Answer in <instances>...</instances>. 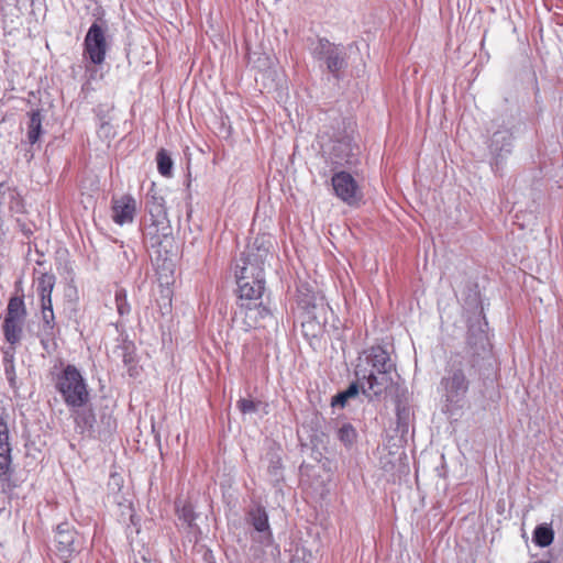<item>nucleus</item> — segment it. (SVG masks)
Instances as JSON below:
<instances>
[{
	"label": "nucleus",
	"mask_w": 563,
	"mask_h": 563,
	"mask_svg": "<svg viewBox=\"0 0 563 563\" xmlns=\"http://www.w3.org/2000/svg\"><path fill=\"white\" fill-rule=\"evenodd\" d=\"M490 356V343L484 330H468L467 346L448 362L439 384V393L448 411L463 408L470 386L478 369Z\"/></svg>",
	"instance_id": "nucleus-1"
},
{
	"label": "nucleus",
	"mask_w": 563,
	"mask_h": 563,
	"mask_svg": "<svg viewBox=\"0 0 563 563\" xmlns=\"http://www.w3.org/2000/svg\"><path fill=\"white\" fill-rule=\"evenodd\" d=\"M371 369L361 367L355 369V375L361 384L363 394L379 396L393 385L391 372L395 365L386 350L373 346L366 356Z\"/></svg>",
	"instance_id": "nucleus-2"
},
{
	"label": "nucleus",
	"mask_w": 563,
	"mask_h": 563,
	"mask_svg": "<svg viewBox=\"0 0 563 563\" xmlns=\"http://www.w3.org/2000/svg\"><path fill=\"white\" fill-rule=\"evenodd\" d=\"M236 284V318L242 319L244 331L261 327L263 320L271 318V310L263 302L265 288L249 286L245 276H240Z\"/></svg>",
	"instance_id": "nucleus-3"
},
{
	"label": "nucleus",
	"mask_w": 563,
	"mask_h": 563,
	"mask_svg": "<svg viewBox=\"0 0 563 563\" xmlns=\"http://www.w3.org/2000/svg\"><path fill=\"white\" fill-rule=\"evenodd\" d=\"M54 387L67 408H82L90 401V391L86 378L73 364L63 365L52 373Z\"/></svg>",
	"instance_id": "nucleus-4"
},
{
	"label": "nucleus",
	"mask_w": 563,
	"mask_h": 563,
	"mask_svg": "<svg viewBox=\"0 0 563 563\" xmlns=\"http://www.w3.org/2000/svg\"><path fill=\"white\" fill-rule=\"evenodd\" d=\"M269 254V246L264 239H255V241L247 245L246 250L242 253L235 266V278L240 276L249 277V286L265 288V262Z\"/></svg>",
	"instance_id": "nucleus-5"
},
{
	"label": "nucleus",
	"mask_w": 563,
	"mask_h": 563,
	"mask_svg": "<svg viewBox=\"0 0 563 563\" xmlns=\"http://www.w3.org/2000/svg\"><path fill=\"white\" fill-rule=\"evenodd\" d=\"M323 157L331 172L353 168L360 164V147L354 143L350 133L339 131L323 146Z\"/></svg>",
	"instance_id": "nucleus-6"
},
{
	"label": "nucleus",
	"mask_w": 563,
	"mask_h": 563,
	"mask_svg": "<svg viewBox=\"0 0 563 563\" xmlns=\"http://www.w3.org/2000/svg\"><path fill=\"white\" fill-rule=\"evenodd\" d=\"M26 314L27 312L23 296L11 297L7 306V313L2 323L4 339L11 345L21 341Z\"/></svg>",
	"instance_id": "nucleus-7"
},
{
	"label": "nucleus",
	"mask_w": 563,
	"mask_h": 563,
	"mask_svg": "<svg viewBox=\"0 0 563 563\" xmlns=\"http://www.w3.org/2000/svg\"><path fill=\"white\" fill-rule=\"evenodd\" d=\"M55 543L58 556L69 563L84 549L85 538L68 522H62L56 528Z\"/></svg>",
	"instance_id": "nucleus-8"
},
{
	"label": "nucleus",
	"mask_w": 563,
	"mask_h": 563,
	"mask_svg": "<svg viewBox=\"0 0 563 563\" xmlns=\"http://www.w3.org/2000/svg\"><path fill=\"white\" fill-rule=\"evenodd\" d=\"M332 173L331 184L334 195L349 206L357 205L362 200L363 194L356 179L344 169Z\"/></svg>",
	"instance_id": "nucleus-9"
},
{
	"label": "nucleus",
	"mask_w": 563,
	"mask_h": 563,
	"mask_svg": "<svg viewBox=\"0 0 563 563\" xmlns=\"http://www.w3.org/2000/svg\"><path fill=\"white\" fill-rule=\"evenodd\" d=\"M313 55L318 59H323L328 70L335 77H339V73L347 66L345 48L327 38H319Z\"/></svg>",
	"instance_id": "nucleus-10"
},
{
	"label": "nucleus",
	"mask_w": 563,
	"mask_h": 563,
	"mask_svg": "<svg viewBox=\"0 0 563 563\" xmlns=\"http://www.w3.org/2000/svg\"><path fill=\"white\" fill-rule=\"evenodd\" d=\"M108 51L106 29L95 22L88 29L84 40V52L95 65L104 62Z\"/></svg>",
	"instance_id": "nucleus-11"
},
{
	"label": "nucleus",
	"mask_w": 563,
	"mask_h": 563,
	"mask_svg": "<svg viewBox=\"0 0 563 563\" xmlns=\"http://www.w3.org/2000/svg\"><path fill=\"white\" fill-rule=\"evenodd\" d=\"M488 148L493 159L492 164L498 169L499 162L510 154L512 150V132L510 128L505 124H498L490 137Z\"/></svg>",
	"instance_id": "nucleus-12"
},
{
	"label": "nucleus",
	"mask_w": 563,
	"mask_h": 563,
	"mask_svg": "<svg viewBox=\"0 0 563 563\" xmlns=\"http://www.w3.org/2000/svg\"><path fill=\"white\" fill-rule=\"evenodd\" d=\"M137 203L131 195L113 197L111 200L112 220L115 224L124 225L134 221Z\"/></svg>",
	"instance_id": "nucleus-13"
},
{
	"label": "nucleus",
	"mask_w": 563,
	"mask_h": 563,
	"mask_svg": "<svg viewBox=\"0 0 563 563\" xmlns=\"http://www.w3.org/2000/svg\"><path fill=\"white\" fill-rule=\"evenodd\" d=\"M246 521L258 533V541L268 545L272 542L273 533L268 522V514L262 506L251 508L246 516Z\"/></svg>",
	"instance_id": "nucleus-14"
},
{
	"label": "nucleus",
	"mask_w": 563,
	"mask_h": 563,
	"mask_svg": "<svg viewBox=\"0 0 563 563\" xmlns=\"http://www.w3.org/2000/svg\"><path fill=\"white\" fill-rule=\"evenodd\" d=\"M42 307V325L40 329L38 338L44 350L48 349V343L55 335V314L52 303H41Z\"/></svg>",
	"instance_id": "nucleus-15"
},
{
	"label": "nucleus",
	"mask_w": 563,
	"mask_h": 563,
	"mask_svg": "<svg viewBox=\"0 0 563 563\" xmlns=\"http://www.w3.org/2000/svg\"><path fill=\"white\" fill-rule=\"evenodd\" d=\"M11 464V445L9 442V428L0 416V476L7 474Z\"/></svg>",
	"instance_id": "nucleus-16"
},
{
	"label": "nucleus",
	"mask_w": 563,
	"mask_h": 563,
	"mask_svg": "<svg viewBox=\"0 0 563 563\" xmlns=\"http://www.w3.org/2000/svg\"><path fill=\"white\" fill-rule=\"evenodd\" d=\"M74 417L75 428L81 433H90L96 423V416L91 408H87L86 406L82 408H68Z\"/></svg>",
	"instance_id": "nucleus-17"
},
{
	"label": "nucleus",
	"mask_w": 563,
	"mask_h": 563,
	"mask_svg": "<svg viewBox=\"0 0 563 563\" xmlns=\"http://www.w3.org/2000/svg\"><path fill=\"white\" fill-rule=\"evenodd\" d=\"M55 276L44 273L36 280V291L40 296L41 303H52V291L55 286Z\"/></svg>",
	"instance_id": "nucleus-18"
},
{
	"label": "nucleus",
	"mask_w": 563,
	"mask_h": 563,
	"mask_svg": "<svg viewBox=\"0 0 563 563\" xmlns=\"http://www.w3.org/2000/svg\"><path fill=\"white\" fill-rule=\"evenodd\" d=\"M43 115L40 110H33L29 113L26 137L31 145H34L43 134Z\"/></svg>",
	"instance_id": "nucleus-19"
},
{
	"label": "nucleus",
	"mask_w": 563,
	"mask_h": 563,
	"mask_svg": "<svg viewBox=\"0 0 563 563\" xmlns=\"http://www.w3.org/2000/svg\"><path fill=\"white\" fill-rule=\"evenodd\" d=\"M533 542L540 548H547L554 540V531L549 525H539L534 528Z\"/></svg>",
	"instance_id": "nucleus-20"
},
{
	"label": "nucleus",
	"mask_w": 563,
	"mask_h": 563,
	"mask_svg": "<svg viewBox=\"0 0 563 563\" xmlns=\"http://www.w3.org/2000/svg\"><path fill=\"white\" fill-rule=\"evenodd\" d=\"M115 309L120 318L130 316L132 311L131 303L128 300V291L123 287H117L114 291Z\"/></svg>",
	"instance_id": "nucleus-21"
},
{
	"label": "nucleus",
	"mask_w": 563,
	"mask_h": 563,
	"mask_svg": "<svg viewBox=\"0 0 563 563\" xmlns=\"http://www.w3.org/2000/svg\"><path fill=\"white\" fill-rule=\"evenodd\" d=\"M358 394V384L352 383L350 386L338 393L331 400L332 407H344L350 398L355 397Z\"/></svg>",
	"instance_id": "nucleus-22"
},
{
	"label": "nucleus",
	"mask_w": 563,
	"mask_h": 563,
	"mask_svg": "<svg viewBox=\"0 0 563 563\" xmlns=\"http://www.w3.org/2000/svg\"><path fill=\"white\" fill-rule=\"evenodd\" d=\"M357 438V432L351 423H343L338 430V439L346 446L351 448Z\"/></svg>",
	"instance_id": "nucleus-23"
},
{
	"label": "nucleus",
	"mask_w": 563,
	"mask_h": 563,
	"mask_svg": "<svg viewBox=\"0 0 563 563\" xmlns=\"http://www.w3.org/2000/svg\"><path fill=\"white\" fill-rule=\"evenodd\" d=\"M3 371L5 378L11 387H15L16 384V373L14 365V356L13 354L5 353L3 357Z\"/></svg>",
	"instance_id": "nucleus-24"
},
{
	"label": "nucleus",
	"mask_w": 563,
	"mask_h": 563,
	"mask_svg": "<svg viewBox=\"0 0 563 563\" xmlns=\"http://www.w3.org/2000/svg\"><path fill=\"white\" fill-rule=\"evenodd\" d=\"M156 161L159 174L163 176H170L173 169V161L170 156L164 150H161L157 153Z\"/></svg>",
	"instance_id": "nucleus-25"
},
{
	"label": "nucleus",
	"mask_w": 563,
	"mask_h": 563,
	"mask_svg": "<svg viewBox=\"0 0 563 563\" xmlns=\"http://www.w3.org/2000/svg\"><path fill=\"white\" fill-rule=\"evenodd\" d=\"M0 195L2 196L3 199H7V198L10 199L9 208L11 210L20 211V207H21L20 198L15 190L0 186Z\"/></svg>",
	"instance_id": "nucleus-26"
},
{
	"label": "nucleus",
	"mask_w": 563,
	"mask_h": 563,
	"mask_svg": "<svg viewBox=\"0 0 563 563\" xmlns=\"http://www.w3.org/2000/svg\"><path fill=\"white\" fill-rule=\"evenodd\" d=\"M409 409L398 405L396 409V416H397V428L402 432L408 431V420H409Z\"/></svg>",
	"instance_id": "nucleus-27"
},
{
	"label": "nucleus",
	"mask_w": 563,
	"mask_h": 563,
	"mask_svg": "<svg viewBox=\"0 0 563 563\" xmlns=\"http://www.w3.org/2000/svg\"><path fill=\"white\" fill-rule=\"evenodd\" d=\"M152 216L161 217L165 213L164 211V199L153 197V205L148 209Z\"/></svg>",
	"instance_id": "nucleus-28"
},
{
	"label": "nucleus",
	"mask_w": 563,
	"mask_h": 563,
	"mask_svg": "<svg viewBox=\"0 0 563 563\" xmlns=\"http://www.w3.org/2000/svg\"><path fill=\"white\" fill-rule=\"evenodd\" d=\"M238 407L243 413H252L257 409V406L253 400L245 398L238 401Z\"/></svg>",
	"instance_id": "nucleus-29"
},
{
	"label": "nucleus",
	"mask_w": 563,
	"mask_h": 563,
	"mask_svg": "<svg viewBox=\"0 0 563 563\" xmlns=\"http://www.w3.org/2000/svg\"><path fill=\"white\" fill-rule=\"evenodd\" d=\"M268 472L272 476H274V479L278 482L282 478V462L280 459H277L276 461L272 460L271 465L268 466Z\"/></svg>",
	"instance_id": "nucleus-30"
},
{
	"label": "nucleus",
	"mask_w": 563,
	"mask_h": 563,
	"mask_svg": "<svg viewBox=\"0 0 563 563\" xmlns=\"http://www.w3.org/2000/svg\"><path fill=\"white\" fill-rule=\"evenodd\" d=\"M180 518L184 519L185 522H187L189 526L192 525L195 520V514L190 506H184L180 512Z\"/></svg>",
	"instance_id": "nucleus-31"
},
{
	"label": "nucleus",
	"mask_w": 563,
	"mask_h": 563,
	"mask_svg": "<svg viewBox=\"0 0 563 563\" xmlns=\"http://www.w3.org/2000/svg\"><path fill=\"white\" fill-rule=\"evenodd\" d=\"M21 228V231L24 233V235L29 236L32 234V230L30 228H26L25 224H19Z\"/></svg>",
	"instance_id": "nucleus-32"
}]
</instances>
